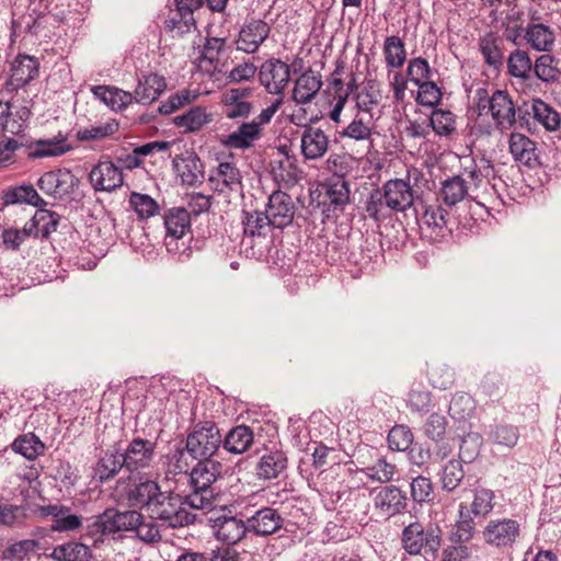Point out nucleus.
<instances>
[{
    "label": "nucleus",
    "mask_w": 561,
    "mask_h": 561,
    "mask_svg": "<svg viewBox=\"0 0 561 561\" xmlns=\"http://www.w3.org/2000/svg\"><path fill=\"white\" fill-rule=\"evenodd\" d=\"M31 117V111L26 106H14L10 102L0 101V134L18 136L22 135Z\"/></svg>",
    "instance_id": "obj_18"
},
{
    "label": "nucleus",
    "mask_w": 561,
    "mask_h": 561,
    "mask_svg": "<svg viewBox=\"0 0 561 561\" xmlns=\"http://www.w3.org/2000/svg\"><path fill=\"white\" fill-rule=\"evenodd\" d=\"M524 39L534 49L549 53L556 42L553 30L542 23H530L525 28Z\"/></svg>",
    "instance_id": "obj_32"
},
{
    "label": "nucleus",
    "mask_w": 561,
    "mask_h": 561,
    "mask_svg": "<svg viewBox=\"0 0 561 561\" xmlns=\"http://www.w3.org/2000/svg\"><path fill=\"white\" fill-rule=\"evenodd\" d=\"M50 557L56 561H90V548L81 542L69 541L54 548Z\"/></svg>",
    "instance_id": "obj_47"
},
{
    "label": "nucleus",
    "mask_w": 561,
    "mask_h": 561,
    "mask_svg": "<svg viewBox=\"0 0 561 561\" xmlns=\"http://www.w3.org/2000/svg\"><path fill=\"white\" fill-rule=\"evenodd\" d=\"M431 125L439 136H449L456 130V117L448 110H435L431 115Z\"/></svg>",
    "instance_id": "obj_58"
},
{
    "label": "nucleus",
    "mask_w": 561,
    "mask_h": 561,
    "mask_svg": "<svg viewBox=\"0 0 561 561\" xmlns=\"http://www.w3.org/2000/svg\"><path fill=\"white\" fill-rule=\"evenodd\" d=\"M118 130V123L115 119L79 128L76 138L79 141H95L113 136Z\"/></svg>",
    "instance_id": "obj_51"
},
{
    "label": "nucleus",
    "mask_w": 561,
    "mask_h": 561,
    "mask_svg": "<svg viewBox=\"0 0 561 561\" xmlns=\"http://www.w3.org/2000/svg\"><path fill=\"white\" fill-rule=\"evenodd\" d=\"M265 214L275 229L283 230L288 227L295 215V205L290 195L282 191L274 192L268 197Z\"/></svg>",
    "instance_id": "obj_16"
},
{
    "label": "nucleus",
    "mask_w": 561,
    "mask_h": 561,
    "mask_svg": "<svg viewBox=\"0 0 561 561\" xmlns=\"http://www.w3.org/2000/svg\"><path fill=\"white\" fill-rule=\"evenodd\" d=\"M225 39L213 37L207 38L203 48L197 50L195 62L198 70H218L220 66V58L224 55Z\"/></svg>",
    "instance_id": "obj_34"
},
{
    "label": "nucleus",
    "mask_w": 561,
    "mask_h": 561,
    "mask_svg": "<svg viewBox=\"0 0 561 561\" xmlns=\"http://www.w3.org/2000/svg\"><path fill=\"white\" fill-rule=\"evenodd\" d=\"M242 226L244 238L251 240H270L272 238V231L274 226L270 221L265 211H243Z\"/></svg>",
    "instance_id": "obj_27"
},
{
    "label": "nucleus",
    "mask_w": 561,
    "mask_h": 561,
    "mask_svg": "<svg viewBox=\"0 0 561 561\" xmlns=\"http://www.w3.org/2000/svg\"><path fill=\"white\" fill-rule=\"evenodd\" d=\"M496 506V495L491 489L479 486L472 490L470 502H460L451 541L468 542L476 534L477 523L489 520Z\"/></svg>",
    "instance_id": "obj_1"
},
{
    "label": "nucleus",
    "mask_w": 561,
    "mask_h": 561,
    "mask_svg": "<svg viewBox=\"0 0 561 561\" xmlns=\"http://www.w3.org/2000/svg\"><path fill=\"white\" fill-rule=\"evenodd\" d=\"M160 491L161 488L154 480L148 478H129L123 497L129 507L148 512L156 499L160 495Z\"/></svg>",
    "instance_id": "obj_11"
},
{
    "label": "nucleus",
    "mask_w": 561,
    "mask_h": 561,
    "mask_svg": "<svg viewBox=\"0 0 561 561\" xmlns=\"http://www.w3.org/2000/svg\"><path fill=\"white\" fill-rule=\"evenodd\" d=\"M504 39L495 33H486L480 38V51L488 66L495 69H500L503 65L504 53H503Z\"/></svg>",
    "instance_id": "obj_37"
},
{
    "label": "nucleus",
    "mask_w": 561,
    "mask_h": 561,
    "mask_svg": "<svg viewBox=\"0 0 561 561\" xmlns=\"http://www.w3.org/2000/svg\"><path fill=\"white\" fill-rule=\"evenodd\" d=\"M373 115L366 116L364 113H357L352 123L344 129L343 135L355 140H365L370 137Z\"/></svg>",
    "instance_id": "obj_54"
},
{
    "label": "nucleus",
    "mask_w": 561,
    "mask_h": 561,
    "mask_svg": "<svg viewBox=\"0 0 561 561\" xmlns=\"http://www.w3.org/2000/svg\"><path fill=\"white\" fill-rule=\"evenodd\" d=\"M221 443L217 425L211 421H202L187 434L185 448L193 459H211Z\"/></svg>",
    "instance_id": "obj_7"
},
{
    "label": "nucleus",
    "mask_w": 561,
    "mask_h": 561,
    "mask_svg": "<svg viewBox=\"0 0 561 561\" xmlns=\"http://www.w3.org/2000/svg\"><path fill=\"white\" fill-rule=\"evenodd\" d=\"M252 94L250 88H232L221 94V105L227 118H244L252 112V103L248 98Z\"/></svg>",
    "instance_id": "obj_22"
},
{
    "label": "nucleus",
    "mask_w": 561,
    "mask_h": 561,
    "mask_svg": "<svg viewBox=\"0 0 561 561\" xmlns=\"http://www.w3.org/2000/svg\"><path fill=\"white\" fill-rule=\"evenodd\" d=\"M448 213L440 205H428L422 215V222L435 232H442L447 227Z\"/></svg>",
    "instance_id": "obj_61"
},
{
    "label": "nucleus",
    "mask_w": 561,
    "mask_h": 561,
    "mask_svg": "<svg viewBox=\"0 0 561 561\" xmlns=\"http://www.w3.org/2000/svg\"><path fill=\"white\" fill-rule=\"evenodd\" d=\"M197 460L190 472L192 492L187 495V504L194 510H211L215 501L211 485L220 476L222 466L214 459Z\"/></svg>",
    "instance_id": "obj_2"
},
{
    "label": "nucleus",
    "mask_w": 561,
    "mask_h": 561,
    "mask_svg": "<svg viewBox=\"0 0 561 561\" xmlns=\"http://www.w3.org/2000/svg\"><path fill=\"white\" fill-rule=\"evenodd\" d=\"M374 506L379 515L390 518L401 514L407 507L405 493L396 485H387L376 493Z\"/></svg>",
    "instance_id": "obj_19"
},
{
    "label": "nucleus",
    "mask_w": 561,
    "mask_h": 561,
    "mask_svg": "<svg viewBox=\"0 0 561 561\" xmlns=\"http://www.w3.org/2000/svg\"><path fill=\"white\" fill-rule=\"evenodd\" d=\"M216 538L227 545H236L250 534L248 519L238 516L221 515L213 520Z\"/></svg>",
    "instance_id": "obj_17"
},
{
    "label": "nucleus",
    "mask_w": 561,
    "mask_h": 561,
    "mask_svg": "<svg viewBox=\"0 0 561 561\" xmlns=\"http://www.w3.org/2000/svg\"><path fill=\"white\" fill-rule=\"evenodd\" d=\"M253 443V432L247 425L231 428L222 439V447L231 454H243Z\"/></svg>",
    "instance_id": "obj_40"
},
{
    "label": "nucleus",
    "mask_w": 561,
    "mask_h": 561,
    "mask_svg": "<svg viewBox=\"0 0 561 561\" xmlns=\"http://www.w3.org/2000/svg\"><path fill=\"white\" fill-rule=\"evenodd\" d=\"M89 180L94 190L111 192L123 185V173L112 161H100L90 171Z\"/></svg>",
    "instance_id": "obj_23"
},
{
    "label": "nucleus",
    "mask_w": 561,
    "mask_h": 561,
    "mask_svg": "<svg viewBox=\"0 0 561 561\" xmlns=\"http://www.w3.org/2000/svg\"><path fill=\"white\" fill-rule=\"evenodd\" d=\"M288 459L282 450H271L262 455L255 466V474L260 480H272L279 477L287 468Z\"/></svg>",
    "instance_id": "obj_29"
},
{
    "label": "nucleus",
    "mask_w": 561,
    "mask_h": 561,
    "mask_svg": "<svg viewBox=\"0 0 561 561\" xmlns=\"http://www.w3.org/2000/svg\"><path fill=\"white\" fill-rule=\"evenodd\" d=\"M172 165L183 185L195 186L203 183V164L195 152L186 151L183 154L176 156L172 161Z\"/></svg>",
    "instance_id": "obj_20"
},
{
    "label": "nucleus",
    "mask_w": 561,
    "mask_h": 561,
    "mask_svg": "<svg viewBox=\"0 0 561 561\" xmlns=\"http://www.w3.org/2000/svg\"><path fill=\"white\" fill-rule=\"evenodd\" d=\"M383 53L387 65L391 68H399L405 61L404 44L397 36H391L386 39Z\"/></svg>",
    "instance_id": "obj_59"
},
{
    "label": "nucleus",
    "mask_w": 561,
    "mask_h": 561,
    "mask_svg": "<svg viewBox=\"0 0 561 561\" xmlns=\"http://www.w3.org/2000/svg\"><path fill=\"white\" fill-rule=\"evenodd\" d=\"M260 135L261 130L257 128V124L249 122L241 124L237 130L227 135L221 142L227 148L244 150L251 148Z\"/></svg>",
    "instance_id": "obj_36"
},
{
    "label": "nucleus",
    "mask_w": 561,
    "mask_h": 561,
    "mask_svg": "<svg viewBox=\"0 0 561 561\" xmlns=\"http://www.w3.org/2000/svg\"><path fill=\"white\" fill-rule=\"evenodd\" d=\"M167 238L173 240L182 238L191 229V218L187 209L172 208L164 216Z\"/></svg>",
    "instance_id": "obj_43"
},
{
    "label": "nucleus",
    "mask_w": 561,
    "mask_h": 561,
    "mask_svg": "<svg viewBox=\"0 0 561 561\" xmlns=\"http://www.w3.org/2000/svg\"><path fill=\"white\" fill-rule=\"evenodd\" d=\"M381 94L377 83L374 80H367L355 87L354 99L358 113H364L366 116H375L374 110L378 106Z\"/></svg>",
    "instance_id": "obj_35"
},
{
    "label": "nucleus",
    "mask_w": 561,
    "mask_h": 561,
    "mask_svg": "<svg viewBox=\"0 0 561 561\" xmlns=\"http://www.w3.org/2000/svg\"><path fill=\"white\" fill-rule=\"evenodd\" d=\"M25 510L23 506L10 504L0 500V525L14 527L24 523Z\"/></svg>",
    "instance_id": "obj_64"
},
{
    "label": "nucleus",
    "mask_w": 561,
    "mask_h": 561,
    "mask_svg": "<svg viewBox=\"0 0 561 561\" xmlns=\"http://www.w3.org/2000/svg\"><path fill=\"white\" fill-rule=\"evenodd\" d=\"M355 79H352L348 82V87L344 88V84L341 80L334 79L333 82L329 85L327 94L330 104L329 117L331 121L339 123L341 112L345 106L348 98V90L353 89Z\"/></svg>",
    "instance_id": "obj_39"
},
{
    "label": "nucleus",
    "mask_w": 561,
    "mask_h": 561,
    "mask_svg": "<svg viewBox=\"0 0 561 561\" xmlns=\"http://www.w3.org/2000/svg\"><path fill=\"white\" fill-rule=\"evenodd\" d=\"M138 83L134 91L135 101L142 104H151L167 89L164 77L158 72H141L138 77Z\"/></svg>",
    "instance_id": "obj_26"
},
{
    "label": "nucleus",
    "mask_w": 561,
    "mask_h": 561,
    "mask_svg": "<svg viewBox=\"0 0 561 561\" xmlns=\"http://www.w3.org/2000/svg\"><path fill=\"white\" fill-rule=\"evenodd\" d=\"M37 185L45 194L56 199H65L73 193L78 179L70 170L58 169L44 173Z\"/></svg>",
    "instance_id": "obj_13"
},
{
    "label": "nucleus",
    "mask_w": 561,
    "mask_h": 561,
    "mask_svg": "<svg viewBox=\"0 0 561 561\" xmlns=\"http://www.w3.org/2000/svg\"><path fill=\"white\" fill-rule=\"evenodd\" d=\"M510 152L514 159L525 165H531L536 160V145L527 136L512 133L510 137Z\"/></svg>",
    "instance_id": "obj_45"
},
{
    "label": "nucleus",
    "mask_w": 561,
    "mask_h": 561,
    "mask_svg": "<svg viewBox=\"0 0 561 561\" xmlns=\"http://www.w3.org/2000/svg\"><path fill=\"white\" fill-rule=\"evenodd\" d=\"M322 87L320 72H301L296 79L293 99L298 104L309 103Z\"/></svg>",
    "instance_id": "obj_33"
},
{
    "label": "nucleus",
    "mask_w": 561,
    "mask_h": 561,
    "mask_svg": "<svg viewBox=\"0 0 561 561\" xmlns=\"http://www.w3.org/2000/svg\"><path fill=\"white\" fill-rule=\"evenodd\" d=\"M401 543L410 556L424 554L436 558L442 546V535L438 527L424 526L419 522L410 523L402 530Z\"/></svg>",
    "instance_id": "obj_5"
},
{
    "label": "nucleus",
    "mask_w": 561,
    "mask_h": 561,
    "mask_svg": "<svg viewBox=\"0 0 561 561\" xmlns=\"http://www.w3.org/2000/svg\"><path fill=\"white\" fill-rule=\"evenodd\" d=\"M364 449L369 455L371 462L365 459L362 450H358L357 462L360 467H357L355 470L348 469L350 473L353 474L352 479L355 480L358 474H362L373 482L388 483L392 481L397 472L396 466L388 462L386 458L378 456L376 449L368 447Z\"/></svg>",
    "instance_id": "obj_9"
},
{
    "label": "nucleus",
    "mask_w": 561,
    "mask_h": 561,
    "mask_svg": "<svg viewBox=\"0 0 561 561\" xmlns=\"http://www.w3.org/2000/svg\"><path fill=\"white\" fill-rule=\"evenodd\" d=\"M188 453L182 443L175 444L165 455L164 466L169 474L178 476L190 470Z\"/></svg>",
    "instance_id": "obj_50"
},
{
    "label": "nucleus",
    "mask_w": 561,
    "mask_h": 561,
    "mask_svg": "<svg viewBox=\"0 0 561 561\" xmlns=\"http://www.w3.org/2000/svg\"><path fill=\"white\" fill-rule=\"evenodd\" d=\"M329 144V137L322 129L308 126L300 138L301 154L306 160H318L327 153Z\"/></svg>",
    "instance_id": "obj_25"
},
{
    "label": "nucleus",
    "mask_w": 561,
    "mask_h": 561,
    "mask_svg": "<svg viewBox=\"0 0 561 561\" xmlns=\"http://www.w3.org/2000/svg\"><path fill=\"white\" fill-rule=\"evenodd\" d=\"M482 445V437L479 433L470 432L461 438L459 446V460L470 463L479 455Z\"/></svg>",
    "instance_id": "obj_60"
},
{
    "label": "nucleus",
    "mask_w": 561,
    "mask_h": 561,
    "mask_svg": "<svg viewBox=\"0 0 561 561\" xmlns=\"http://www.w3.org/2000/svg\"><path fill=\"white\" fill-rule=\"evenodd\" d=\"M465 478L462 462L450 459L444 465L440 473L442 488L447 492L455 491Z\"/></svg>",
    "instance_id": "obj_53"
},
{
    "label": "nucleus",
    "mask_w": 561,
    "mask_h": 561,
    "mask_svg": "<svg viewBox=\"0 0 561 561\" xmlns=\"http://www.w3.org/2000/svg\"><path fill=\"white\" fill-rule=\"evenodd\" d=\"M522 536L520 522L511 517L490 518L481 530L483 543L501 552L513 550L520 541Z\"/></svg>",
    "instance_id": "obj_4"
},
{
    "label": "nucleus",
    "mask_w": 561,
    "mask_h": 561,
    "mask_svg": "<svg viewBox=\"0 0 561 561\" xmlns=\"http://www.w3.org/2000/svg\"><path fill=\"white\" fill-rule=\"evenodd\" d=\"M489 438L496 445L513 448L518 442L519 432L513 425L499 424L491 430Z\"/></svg>",
    "instance_id": "obj_56"
},
{
    "label": "nucleus",
    "mask_w": 561,
    "mask_h": 561,
    "mask_svg": "<svg viewBox=\"0 0 561 561\" xmlns=\"http://www.w3.org/2000/svg\"><path fill=\"white\" fill-rule=\"evenodd\" d=\"M413 82L417 85L416 101L419 104L434 107L440 102L442 92L434 82L424 81L420 83L417 80H413Z\"/></svg>",
    "instance_id": "obj_63"
},
{
    "label": "nucleus",
    "mask_w": 561,
    "mask_h": 561,
    "mask_svg": "<svg viewBox=\"0 0 561 561\" xmlns=\"http://www.w3.org/2000/svg\"><path fill=\"white\" fill-rule=\"evenodd\" d=\"M413 443V433L405 425L393 426L388 434V444L391 450L404 451Z\"/></svg>",
    "instance_id": "obj_62"
},
{
    "label": "nucleus",
    "mask_w": 561,
    "mask_h": 561,
    "mask_svg": "<svg viewBox=\"0 0 561 561\" xmlns=\"http://www.w3.org/2000/svg\"><path fill=\"white\" fill-rule=\"evenodd\" d=\"M157 439L135 436L122 451V463L133 472L150 468L156 458Z\"/></svg>",
    "instance_id": "obj_10"
},
{
    "label": "nucleus",
    "mask_w": 561,
    "mask_h": 561,
    "mask_svg": "<svg viewBox=\"0 0 561 561\" xmlns=\"http://www.w3.org/2000/svg\"><path fill=\"white\" fill-rule=\"evenodd\" d=\"M440 196L448 206H455L467 196H470V188L461 175L450 176L442 182Z\"/></svg>",
    "instance_id": "obj_41"
},
{
    "label": "nucleus",
    "mask_w": 561,
    "mask_h": 561,
    "mask_svg": "<svg viewBox=\"0 0 561 561\" xmlns=\"http://www.w3.org/2000/svg\"><path fill=\"white\" fill-rule=\"evenodd\" d=\"M123 467L121 450L114 447L106 449L93 467V479L103 483L114 478Z\"/></svg>",
    "instance_id": "obj_31"
},
{
    "label": "nucleus",
    "mask_w": 561,
    "mask_h": 561,
    "mask_svg": "<svg viewBox=\"0 0 561 561\" xmlns=\"http://www.w3.org/2000/svg\"><path fill=\"white\" fill-rule=\"evenodd\" d=\"M187 495L183 500L179 494L162 492L147 512L150 518L160 520L171 528L184 527L193 524L196 515L188 511Z\"/></svg>",
    "instance_id": "obj_3"
},
{
    "label": "nucleus",
    "mask_w": 561,
    "mask_h": 561,
    "mask_svg": "<svg viewBox=\"0 0 561 561\" xmlns=\"http://www.w3.org/2000/svg\"><path fill=\"white\" fill-rule=\"evenodd\" d=\"M531 114L535 121L542 125L548 131H556L560 127V113L540 99L533 100Z\"/></svg>",
    "instance_id": "obj_49"
},
{
    "label": "nucleus",
    "mask_w": 561,
    "mask_h": 561,
    "mask_svg": "<svg viewBox=\"0 0 561 561\" xmlns=\"http://www.w3.org/2000/svg\"><path fill=\"white\" fill-rule=\"evenodd\" d=\"M382 196L387 208L394 211H404L413 203L412 188L409 182L392 179L382 185Z\"/></svg>",
    "instance_id": "obj_21"
},
{
    "label": "nucleus",
    "mask_w": 561,
    "mask_h": 561,
    "mask_svg": "<svg viewBox=\"0 0 561 561\" xmlns=\"http://www.w3.org/2000/svg\"><path fill=\"white\" fill-rule=\"evenodd\" d=\"M478 116L491 115L495 127L505 131L516 123L515 105L506 91L496 90L488 96H480L477 104Z\"/></svg>",
    "instance_id": "obj_8"
},
{
    "label": "nucleus",
    "mask_w": 561,
    "mask_h": 561,
    "mask_svg": "<svg viewBox=\"0 0 561 561\" xmlns=\"http://www.w3.org/2000/svg\"><path fill=\"white\" fill-rule=\"evenodd\" d=\"M476 411V402L471 396L465 392L456 393L449 403L448 413L456 422H466Z\"/></svg>",
    "instance_id": "obj_52"
},
{
    "label": "nucleus",
    "mask_w": 561,
    "mask_h": 561,
    "mask_svg": "<svg viewBox=\"0 0 561 561\" xmlns=\"http://www.w3.org/2000/svg\"><path fill=\"white\" fill-rule=\"evenodd\" d=\"M271 26L263 20H251L239 32L238 49L248 54L257 50L260 45L268 37Z\"/></svg>",
    "instance_id": "obj_24"
},
{
    "label": "nucleus",
    "mask_w": 561,
    "mask_h": 561,
    "mask_svg": "<svg viewBox=\"0 0 561 561\" xmlns=\"http://www.w3.org/2000/svg\"><path fill=\"white\" fill-rule=\"evenodd\" d=\"M142 515L136 511L118 512L116 510H106L102 514L92 518L88 524L87 533L95 540L103 536H108L123 530H136L140 526Z\"/></svg>",
    "instance_id": "obj_6"
},
{
    "label": "nucleus",
    "mask_w": 561,
    "mask_h": 561,
    "mask_svg": "<svg viewBox=\"0 0 561 561\" xmlns=\"http://www.w3.org/2000/svg\"><path fill=\"white\" fill-rule=\"evenodd\" d=\"M448 421L445 415L433 412L424 423V435L434 442H442L446 437Z\"/></svg>",
    "instance_id": "obj_57"
},
{
    "label": "nucleus",
    "mask_w": 561,
    "mask_h": 561,
    "mask_svg": "<svg viewBox=\"0 0 561 561\" xmlns=\"http://www.w3.org/2000/svg\"><path fill=\"white\" fill-rule=\"evenodd\" d=\"M2 201L5 205L28 204L35 207H43L47 204L31 184L7 188L3 192Z\"/></svg>",
    "instance_id": "obj_38"
},
{
    "label": "nucleus",
    "mask_w": 561,
    "mask_h": 561,
    "mask_svg": "<svg viewBox=\"0 0 561 561\" xmlns=\"http://www.w3.org/2000/svg\"><path fill=\"white\" fill-rule=\"evenodd\" d=\"M211 121V115L205 107L194 106L186 113L173 117V124L183 130V133H195L201 130Z\"/></svg>",
    "instance_id": "obj_42"
},
{
    "label": "nucleus",
    "mask_w": 561,
    "mask_h": 561,
    "mask_svg": "<svg viewBox=\"0 0 561 561\" xmlns=\"http://www.w3.org/2000/svg\"><path fill=\"white\" fill-rule=\"evenodd\" d=\"M93 93L113 111H123L135 100V94L114 87H95Z\"/></svg>",
    "instance_id": "obj_44"
},
{
    "label": "nucleus",
    "mask_w": 561,
    "mask_h": 561,
    "mask_svg": "<svg viewBox=\"0 0 561 561\" xmlns=\"http://www.w3.org/2000/svg\"><path fill=\"white\" fill-rule=\"evenodd\" d=\"M465 174L470 179L468 186L472 198L497 195L496 173L490 160L482 158L479 162L474 161L471 168L465 169Z\"/></svg>",
    "instance_id": "obj_12"
},
{
    "label": "nucleus",
    "mask_w": 561,
    "mask_h": 561,
    "mask_svg": "<svg viewBox=\"0 0 561 561\" xmlns=\"http://www.w3.org/2000/svg\"><path fill=\"white\" fill-rule=\"evenodd\" d=\"M213 191L229 195L242 191V175L237 165L232 162H220L210 171L208 178Z\"/></svg>",
    "instance_id": "obj_14"
},
{
    "label": "nucleus",
    "mask_w": 561,
    "mask_h": 561,
    "mask_svg": "<svg viewBox=\"0 0 561 561\" xmlns=\"http://www.w3.org/2000/svg\"><path fill=\"white\" fill-rule=\"evenodd\" d=\"M250 534L259 537H267L278 533L284 527L285 518L271 506L256 510L247 516Z\"/></svg>",
    "instance_id": "obj_15"
},
{
    "label": "nucleus",
    "mask_w": 561,
    "mask_h": 561,
    "mask_svg": "<svg viewBox=\"0 0 561 561\" xmlns=\"http://www.w3.org/2000/svg\"><path fill=\"white\" fill-rule=\"evenodd\" d=\"M59 216L47 209H38L27 225L31 234L47 238L57 229Z\"/></svg>",
    "instance_id": "obj_46"
},
{
    "label": "nucleus",
    "mask_w": 561,
    "mask_h": 561,
    "mask_svg": "<svg viewBox=\"0 0 561 561\" xmlns=\"http://www.w3.org/2000/svg\"><path fill=\"white\" fill-rule=\"evenodd\" d=\"M324 186L323 203L329 206L328 210L342 211L350 202V185L347 181L340 175L330 178Z\"/></svg>",
    "instance_id": "obj_28"
},
{
    "label": "nucleus",
    "mask_w": 561,
    "mask_h": 561,
    "mask_svg": "<svg viewBox=\"0 0 561 561\" xmlns=\"http://www.w3.org/2000/svg\"><path fill=\"white\" fill-rule=\"evenodd\" d=\"M11 448L27 460H35L44 454L45 444L34 433H27L18 436L11 444Z\"/></svg>",
    "instance_id": "obj_48"
},
{
    "label": "nucleus",
    "mask_w": 561,
    "mask_h": 561,
    "mask_svg": "<svg viewBox=\"0 0 561 561\" xmlns=\"http://www.w3.org/2000/svg\"><path fill=\"white\" fill-rule=\"evenodd\" d=\"M71 150L67 138L58 135L48 139H38L28 147V158L43 159L49 157H59Z\"/></svg>",
    "instance_id": "obj_30"
},
{
    "label": "nucleus",
    "mask_w": 561,
    "mask_h": 561,
    "mask_svg": "<svg viewBox=\"0 0 561 561\" xmlns=\"http://www.w3.org/2000/svg\"><path fill=\"white\" fill-rule=\"evenodd\" d=\"M129 205L141 219L152 217L159 211L158 203L148 194L133 192Z\"/></svg>",
    "instance_id": "obj_55"
}]
</instances>
